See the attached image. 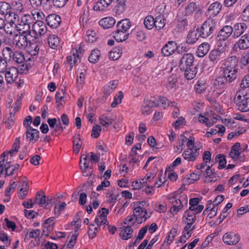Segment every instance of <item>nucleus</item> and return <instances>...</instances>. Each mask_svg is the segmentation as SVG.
Wrapping results in <instances>:
<instances>
[{
    "label": "nucleus",
    "instance_id": "nucleus-1",
    "mask_svg": "<svg viewBox=\"0 0 249 249\" xmlns=\"http://www.w3.org/2000/svg\"><path fill=\"white\" fill-rule=\"evenodd\" d=\"M131 22L128 18H124L118 21L116 24V30L113 32V37L118 42L126 40L129 36V30Z\"/></svg>",
    "mask_w": 249,
    "mask_h": 249
},
{
    "label": "nucleus",
    "instance_id": "nucleus-2",
    "mask_svg": "<svg viewBox=\"0 0 249 249\" xmlns=\"http://www.w3.org/2000/svg\"><path fill=\"white\" fill-rule=\"evenodd\" d=\"M217 20L207 18L199 28V36L203 38H206L212 34L216 29Z\"/></svg>",
    "mask_w": 249,
    "mask_h": 249
},
{
    "label": "nucleus",
    "instance_id": "nucleus-3",
    "mask_svg": "<svg viewBox=\"0 0 249 249\" xmlns=\"http://www.w3.org/2000/svg\"><path fill=\"white\" fill-rule=\"evenodd\" d=\"M31 33L19 32L14 36L13 40V44L20 50H24L28 47L30 41L28 37L31 36Z\"/></svg>",
    "mask_w": 249,
    "mask_h": 249
},
{
    "label": "nucleus",
    "instance_id": "nucleus-4",
    "mask_svg": "<svg viewBox=\"0 0 249 249\" xmlns=\"http://www.w3.org/2000/svg\"><path fill=\"white\" fill-rule=\"evenodd\" d=\"M31 17L29 14H25L20 17L18 15V32L31 33Z\"/></svg>",
    "mask_w": 249,
    "mask_h": 249
},
{
    "label": "nucleus",
    "instance_id": "nucleus-5",
    "mask_svg": "<svg viewBox=\"0 0 249 249\" xmlns=\"http://www.w3.org/2000/svg\"><path fill=\"white\" fill-rule=\"evenodd\" d=\"M18 14L15 12L10 13L9 20L6 23H5L4 31L7 34L12 35L15 30L18 31Z\"/></svg>",
    "mask_w": 249,
    "mask_h": 249
},
{
    "label": "nucleus",
    "instance_id": "nucleus-6",
    "mask_svg": "<svg viewBox=\"0 0 249 249\" xmlns=\"http://www.w3.org/2000/svg\"><path fill=\"white\" fill-rule=\"evenodd\" d=\"M234 102L238 110L242 112L249 111V97L247 95H236Z\"/></svg>",
    "mask_w": 249,
    "mask_h": 249
},
{
    "label": "nucleus",
    "instance_id": "nucleus-7",
    "mask_svg": "<svg viewBox=\"0 0 249 249\" xmlns=\"http://www.w3.org/2000/svg\"><path fill=\"white\" fill-rule=\"evenodd\" d=\"M194 56L191 53L184 54L180 59L178 67L180 70H185L196 67L194 65Z\"/></svg>",
    "mask_w": 249,
    "mask_h": 249
},
{
    "label": "nucleus",
    "instance_id": "nucleus-8",
    "mask_svg": "<svg viewBox=\"0 0 249 249\" xmlns=\"http://www.w3.org/2000/svg\"><path fill=\"white\" fill-rule=\"evenodd\" d=\"M222 5L221 3L216 1L209 5L205 12V15L207 18L214 19L221 10Z\"/></svg>",
    "mask_w": 249,
    "mask_h": 249
},
{
    "label": "nucleus",
    "instance_id": "nucleus-9",
    "mask_svg": "<svg viewBox=\"0 0 249 249\" xmlns=\"http://www.w3.org/2000/svg\"><path fill=\"white\" fill-rule=\"evenodd\" d=\"M238 58L235 56L225 59L223 63L222 71H238Z\"/></svg>",
    "mask_w": 249,
    "mask_h": 249
},
{
    "label": "nucleus",
    "instance_id": "nucleus-10",
    "mask_svg": "<svg viewBox=\"0 0 249 249\" xmlns=\"http://www.w3.org/2000/svg\"><path fill=\"white\" fill-rule=\"evenodd\" d=\"M4 78L7 84H12L17 80L18 70L15 67H11L5 71H4Z\"/></svg>",
    "mask_w": 249,
    "mask_h": 249
},
{
    "label": "nucleus",
    "instance_id": "nucleus-11",
    "mask_svg": "<svg viewBox=\"0 0 249 249\" xmlns=\"http://www.w3.org/2000/svg\"><path fill=\"white\" fill-rule=\"evenodd\" d=\"M234 44V49L235 50H246L249 48V33H246L241 36Z\"/></svg>",
    "mask_w": 249,
    "mask_h": 249
},
{
    "label": "nucleus",
    "instance_id": "nucleus-12",
    "mask_svg": "<svg viewBox=\"0 0 249 249\" xmlns=\"http://www.w3.org/2000/svg\"><path fill=\"white\" fill-rule=\"evenodd\" d=\"M231 36H232V27L230 25H225L219 31L216 39L218 41H224Z\"/></svg>",
    "mask_w": 249,
    "mask_h": 249
},
{
    "label": "nucleus",
    "instance_id": "nucleus-13",
    "mask_svg": "<svg viewBox=\"0 0 249 249\" xmlns=\"http://www.w3.org/2000/svg\"><path fill=\"white\" fill-rule=\"evenodd\" d=\"M248 28L247 24L245 22H239L232 27V37L236 39L243 35Z\"/></svg>",
    "mask_w": 249,
    "mask_h": 249
},
{
    "label": "nucleus",
    "instance_id": "nucleus-14",
    "mask_svg": "<svg viewBox=\"0 0 249 249\" xmlns=\"http://www.w3.org/2000/svg\"><path fill=\"white\" fill-rule=\"evenodd\" d=\"M199 155V148H187L182 153V156L188 161H194Z\"/></svg>",
    "mask_w": 249,
    "mask_h": 249
},
{
    "label": "nucleus",
    "instance_id": "nucleus-15",
    "mask_svg": "<svg viewBox=\"0 0 249 249\" xmlns=\"http://www.w3.org/2000/svg\"><path fill=\"white\" fill-rule=\"evenodd\" d=\"M223 242L228 245H234L238 243L240 239L239 235L232 232L225 233L223 236Z\"/></svg>",
    "mask_w": 249,
    "mask_h": 249
},
{
    "label": "nucleus",
    "instance_id": "nucleus-16",
    "mask_svg": "<svg viewBox=\"0 0 249 249\" xmlns=\"http://www.w3.org/2000/svg\"><path fill=\"white\" fill-rule=\"evenodd\" d=\"M133 213L134 216H136V220L138 223L145 221L149 217V216H146L147 211L141 206L136 207L134 209Z\"/></svg>",
    "mask_w": 249,
    "mask_h": 249
},
{
    "label": "nucleus",
    "instance_id": "nucleus-17",
    "mask_svg": "<svg viewBox=\"0 0 249 249\" xmlns=\"http://www.w3.org/2000/svg\"><path fill=\"white\" fill-rule=\"evenodd\" d=\"M177 48V43L174 41H168L162 48L161 53L163 55L168 56L176 52Z\"/></svg>",
    "mask_w": 249,
    "mask_h": 249
},
{
    "label": "nucleus",
    "instance_id": "nucleus-18",
    "mask_svg": "<svg viewBox=\"0 0 249 249\" xmlns=\"http://www.w3.org/2000/svg\"><path fill=\"white\" fill-rule=\"evenodd\" d=\"M47 24L51 28L55 29L60 24L61 17L56 14H53L48 15L46 18Z\"/></svg>",
    "mask_w": 249,
    "mask_h": 249
},
{
    "label": "nucleus",
    "instance_id": "nucleus-19",
    "mask_svg": "<svg viewBox=\"0 0 249 249\" xmlns=\"http://www.w3.org/2000/svg\"><path fill=\"white\" fill-rule=\"evenodd\" d=\"M225 53L222 50L213 49L209 54V58L213 64H216L221 59L225 57Z\"/></svg>",
    "mask_w": 249,
    "mask_h": 249
},
{
    "label": "nucleus",
    "instance_id": "nucleus-20",
    "mask_svg": "<svg viewBox=\"0 0 249 249\" xmlns=\"http://www.w3.org/2000/svg\"><path fill=\"white\" fill-rule=\"evenodd\" d=\"M175 102L169 101L167 98L159 96L157 100L153 101V106L155 107L160 106L165 108L168 106L173 107L175 105Z\"/></svg>",
    "mask_w": 249,
    "mask_h": 249
},
{
    "label": "nucleus",
    "instance_id": "nucleus-21",
    "mask_svg": "<svg viewBox=\"0 0 249 249\" xmlns=\"http://www.w3.org/2000/svg\"><path fill=\"white\" fill-rule=\"evenodd\" d=\"M112 2V0H100L93 6V9L95 11H107Z\"/></svg>",
    "mask_w": 249,
    "mask_h": 249
},
{
    "label": "nucleus",
    "instance_id": "nucleus-22",
    "mask_svg": "<svg viewBox=\"0 0 249 249\" xmlns=\"http://www.w3.org/2000/svg\"><path fill=\"white\" fill-rule=\"evenodd\" d=\"M33 30L36 35H44L47 32V27L43 21H36L32 26Z\"/></svg>",
    "mask_w": 249,
    "mask_h": 249
},
{
    "label": "nucleus",
    "instance_id": "nucleus-23",
    "mask_svg": "<svg viewBox=\"0 0 249 249\" xmlns=\"http://www.w3.org/2000/svg\"><path fill=\"white\" fill-rule=\"evenodd\" d=\"M80 53L78 50H76L73 53L67 57V62L66 64L69 65L70 69H72L74 64L80 62Z\"/></svg>",
    "mask_w": 249,
    "mask_h": 249
},
{
    "label": "nucleus",
    "instance_id": "nucleus-24",
    "mask_svg": "<svg viewBox=\"0 0 249 249\" xmlns=\"http://www.w3.org/2000/svg\"><path fill=\"white\" fill-rule=\"evenodd\" d=\"M26 138L29 142L34 141L36 142L39 138V131L33 127H29L25 132Z\"/></svg>",
    "mask_w": 249,
    "mask_h": 249
},
{
    "label": "nucleus",
    "instance_id": "nucleus-25",
    "mask_svg": "<svg viewBox=\"0 0 249 249\" xmlns=\"http://www.w3.org/2000/svg\"><path fill=\"white\" fill-rule=\"evenodd\" d=\"M229 83L223 76L221 75L215 79L213 81V86L216 89L224 90L227 87H228Z\"/></svg>",
    "mask_w": 249,
    "mask_h": 249
},
{
    "label": "nucleus",
    "instance_id": "nucleus-26",
    "mask_svg": "<svg viewBox=\"0 0 249 249\" xmlns=\"http://www.w3.org/2000/svg\"><path fill=\"white\" fill-rule=\"evenodd\" d=\"M116 20L115 18L111 17H107L101 19L99 21V25L104 29H109L115 25Z\"/></svg>",
    "mask_w": 249,
    "mask_h": 249
},
{
    "label": "nucleus",
    "instance_id": "nucleus-27",
    "mask_svg": "<svg viewBox=\"0 0 249 249\" xmlns=\"http://www.w3.org/2000/svg\"><path fill=\"white\" fill-rule=\"evenodd\" d=\"M49 199L47 200L46 196L43 191H39L36 193L34 203L38 204L40 207L46 206L49 204Z\"/></svg>",
    "mask_w": 249,
    "mask_h": 249
},
{
    "label": "nucleus",
    "instance_id": "nucleus-28",
    "mask_svg": "<svg viewBox=\"0 0 249 249\" xmlns=\"http://www.w3.org/2000/svg\"><path fill=\"white\" fill-rule=\"evenodd\" d=\"M48 44L53 49H58L61 47V40L59 37L55 35H51L48 38Z\"/></svg>",
    "mask_w": 249,
    "mask_h": 249
},
{
    "label": "nucleus",
    "instance_id": "nucleus-29",
    "mask_svg": "<svg viewBox=\"0 0 249 249\" xmlns=\"http://www.w3.org/2000/svg\"><path fill=\"white\" fill-rule=\"evenodd\" d=\"M199 37L200 36L198 28L196 30H190L187 36L186 42L189 44H193L197 41Z\"/></svg>",
    "mask_w": 249,
    "mask_h": 249
},
{
    "label": "nucleus",
    "instance_id": "nucleus-30",
    "mask_svg": "<svg viewBox=\"0 0 249 249\" xmlns=\"http://www.w3.org/2000/svg\"><path fill=\"white\" fill-rule=\"evenodd\" d=\"M213 166V164H212L211 165H208L207 166L205 173L206 175L205 182H210L217 180V176L214 173V170L212 168Z\"/></svg>",
    "mask_w": 249,
    "mask_h": 249
},
{
    "label": "nucleus",
    "instance_id": "nucleus-31",
    "mask_svg": "<svg viewBox=\"0 0 249 249\" xmlns=\"http://www.w3.org/2000/svg\"><path fill=\"white\" fill-rule=\"evenodd\" d=\"M210 49V45L207 42L201 43L198 47L196 53L199 57H203L208 53Z\"/></svg>",
    "mask_w": 249,
    "mask_h": 249
},
{
    "label": "nucleus",
    "instance_id": "nucleus-32",
    "mask_svg": "<svg viewBox=\"0 0 249 249\" xmlns=\"http://www.w3.org/2000/svg\"><path fill=\"white\" fill-rule=\"evenodd\" d=\"M178 79L176 75H170L169 76L165 84V86L168 90H172L173 89H176L177 86Z\"/></svg>",
    "mask_w": 249,
    "mask_h": 249
},
{
    "label": "nucleus",
    "instance_id": "nucleus-33",
    "mask_svg": "<svg viewBox=\"0 0 249 249\" xmlns=\"http://www.w3.org/2000/svg\"><path fill=\"white\" fill-rule=\"evenodd\" d=\"M196 220V214L189 210H186L183 216L182 221L185 223L194 224Z\"/></svg>",
    "mask_w": 249,
    "mask_h": 249
},
{
    "label": "nucleus",
    "instance_id": "nucleus-34",
    "mask_svg": "<svg viewBox=\"0 0 249 249\" xmlns=\"http://www.w3.org/2000/svg\"><path fill=\"white\" fill-rule=\"evenodd\" d=\"M133 229L130 226L122 228L120 236L123 240H127L133 236Z\"/></svg>",
    "mask_w": 249,
    "mask_h": 249
},
{
    "label": "nucleus",
    "instance_id": "nucleus-35",
    "mask_svg": "<svg viewBox=\"0 0 249 249\" xmlns=\"http://www.w3.org/2000/svg\"><path fill=\"white\" fill-rule=\"evenodd\" d=\"M117 85V82L113 80L110 81L104 87V93L106 95L105 97L106 99L107 96L109 95L113 92V90L116 88Z\"/></svg>",
    "mask_w": 249,
    "mask_h": 249
},
{
    "label": "nucleus",
    "instance_id": "nucleus-36",
    "mask_svg": "<svg viewBox=\"0 0 249 249\" xmlns=\"http://www.w3.org/2000/svg\"><path fill=\"white\" fill-rule=\"evenodd\" d=\"M155 27L157 30L162 29L166 24V20L163 15L159 14L155 18Z\"/></svg>",
    "mask_w": 249,
    "mask_h": 249
},
{
    "label": "nucleus",
    "instance_id": "nucleus-37",
    "mask_svg": "<svg viewBox=\"0 0 249 249\" xmlns=\"http://www.w3.org/2000/svg\"><path fill=\"white\" fill-rule=\"evenodd\" d=\"M223 75L230 83L234 81L237 76L238 71H222Z\"/></svg>",
    "mask_w": 249,
    "mask_h": 249
},
{
    "label": "nucleus",
    "instance_id": "nucleus-38",
    "mask_svg": "<svg viewBox=\"0 0 249 249\" xmlns=\"http://www.w3.org/2000/svg\"><path fill=\"white\" fill-rule=\"evenodd\" d=\"M117 5L115 6L114 10L116 14L120 15L126 10V4L125 0H116Z\"/></svg>",
    "mask_w": 249,
    "mask_h": 249
},
{
    "label": "nucleus",
    "instance_id": "nucleus-39",
    "mask_svg": "<svg viewBox=\"0 0 249 249\" xmlns=\"http://www.w3.org/2000/svg\"><path fill=\"white\" fill-rule=\"evenodd\" d=\"M25 57L23 52L16 51L13 53L11 60L18 64H22L25 62Z\"/></svg>",
    "mask_w": 249,
    "mask_h": 249
},
{
    "label": "nucleus",
    "instance_id": "nucleus-40",
    "mask_svg": "<svg viewBox=\"0 0 249 249\" xmlns=\"http://www.w3.org/2000/svg\"><path fill=\"white\" fill-rule=\"evenodd\" d=\"M240 143L236 142L231 148L230 156L232 159H237L241 154Z\"/></svg>",
    "mask_w": 249,
    "mask_h": 249
},
{
    "label": "nucleus",
    "instance_id": "nucleus-41",
    "mask_svg": "<svg viewBox=\"0 0 249 249\" xmlns=\"http://www.w3.org/2000/svg\"><path fill=\"white\" fill-rule=\"evenodd\" d=\"M153 101L152 100H147L144 102V105L142 108V111L144 115H148L152 112Z\"/></svg>",
    "mask_w": 249,
    "mask_h": 249
},
{
    "label": "nucleus",
    "instance_id": "nucleus-42",
    "mask_svg": "<svg viewBox=\"0 0 249 249\" xmlns=\"http://www.w3.org/2000/svg\"><path fill=\"white\" fill-rule=\"evenodd\" d=\"M184 71V76L188 80H191L194 79L197 73V70L196 67H194L187 69L185 70H181Z\"/></svg>",
    "mask_w": 249,
    "mask_h": 249
},
{
    "label": "nucleus",
    "instance_id": "nucleus-43",
    "mask_svg": "<svg viewBox=\"0 0 249 249\" xmlns=\"http://www.w3.org/2000/svg\"><path fill=\"white\" fill-rule=\"evenodd\" d=\"M28 189V183L27 179L25 178L23 180L22 187L20 189L18 192V197L20 199L24 198L27 195Z\"/></svg>",
    "mask_w": 249,
    "mask_h": 249
},
{
    "label": "nucleus",
    "instance_id": "nucleus-44",
    "mask_svg": "<svg viewBox=\"0 0 249 249\" xmlns=\"http://www.w3.org/2000/svg\"><path fill=\"white\" fill-rule=\"evenodd\" d=\"M178 231V228L177 227H173L171 228L169 234L166 236L163 244L165 243L167 245H170L173 241L174 238L177 235Z\"/></svg>",
    "mask_w": 249,
    "mask_h": 249
},
{
    "label": "nucleus",
    "instance_id": "nucleus-45",
    "mask_svg": "<svg viewBox=\"0 0 249 249\" xmlns=\"http://www.w3.org/2000/svg\"><path fill=\"white\" fill-rule=\"evenodd\" d=\"M155 18L151 16H147L144 19V25L148 30H151L155 27Z\"/></svg>",
    "mask_w": 249,
    "mask_h": 249
},
{
    "label": "nucleus",
    "instance_id": "nucleus-46",
    "mask_svg": "<svg viewBox=\"0 0 249 249\" xmlns=\"http://www.w3.org/2000/svg\"><path fill=\"white\" fill-rule=\"evenodd\" d=\"M122 53V49L120 47H115L109 53V56L110 59L113 60L119 58Z\"/></svg>",
    "mask_w": 249,
    "mask_h": 249
},
{
    "label": "nucleus",
    "instance_id": "nucleus-47",
    "mask_svg": "<svg viewBox=\"0 0 249 249\" xmlns=\"http://www.w3.org/2000/svg\"><path fill=\"white\" fill-rule=\"evenodd\" d=\"M100 123L103 125L107 126L109 124H111L115 120V117H109L105 114L101 116L99 118Z\"/></svg>",
    "mask_w": 249,
    "mask_h": 249
},
{
    "label": "nucleus",
    "instance_id": "nucleus-48",
    "mask_svg": "<svg viewBox=\"0 0 249 249\" xmlns=\"http://www.w3.org/2000/svg\"><path fill=\"white\" fill-rule=\"evenodd\" d=\"M197 8L196 4L195 2H189L186 6L185 9V16H190L192 15Z\"/></svg>",
    "mask_w": 249,
    "mask_h": 249
},
{
    "label": "nucleus",
    "instance_id": "nucleus-49",
    "mask_svg": "<svg viewBox=\"0 0 249 249\" xmlns=\"http://www.w3.org/2000/svg\"><path fill=\"white\" fill-rule=\"evenodd\" d=\"M80 141H81V139L80 138L79 134L75 135L73 137V152L75 154H78L80 151V148H81L82 143L79 142H80Z\"/></svg>",
    "mask_w": 249,
    "mask_h": 249
},
{
    "label": "nucleus",
    "instance_id": "nucleus-50",
    "mask_svg": "<svg viewBox=\"0 0 249 249\" xmlns=\"http://www.w3.org/2000/svg\"><path fill=\"white\" fill-rule=\"evenodd\" d=\"M14 52L15 51L9 47L4 48L2 51V58L6 60L7 59L11 60Z\"/></svg>",
    "mask_w": 249,
    "mask_h": 249
},
{
    "label": "nucleus",
    "instance_id": "nucleus-51",
    "mask_svg": "<svg viewBox=\"0 0 249 249\" xmlns=\"http://www.w3.org/2000/svg\"><path fill=\"white\" fill-rule=\"evenodd\" d=\"M100 57V52L98 49L93 50L90 53L89 57V60L90 63H96L99 60Z\"/></svg>",
    "mask_w": 249,
    "mask_h": 249
},
{
    "label": "nucleus",
    "instance_id": "nucleus-52",
    "mask_svg": "<svg viewBox=\"0 0 249 249\" xmlns=\"http://www.w3.org/2000/svg\"><path fill=\"white\" fill-rule=\"evenodd\" d=\"M32 15L36 21H43L42 20L45 19V15L41 11L38 9L32 10Z\"/></svg>",
    "mask_w": 249,
    "mask_h": 249
},
{
    "label": "nucleus",
    "instance_id": "nucleus-53",
    "mask_svg": "<svg viewBox=\"0 0 249 249\" xmlns=\"http://www.w3.org/2000/svg\"><path fill=\"white\" fill-rule=\"evenodd\" d=\"M215 160L216 162L219 163L218 167L219 169H222L225 167L227 160L225 156L223 154H218L216 155Z\"/></svg>",
    "mask_w": 249,
    "mask_h": 249
},
{
    "label": "nucleus",
    "instance_id": "nucleus-54",
    "mask_svg": "<svg viewBox=\"0 0 249 249\" xmlns=\"http://www.w3.org/2000/svg\"><path fill=\"white\" fill-rule=\"evenodd\" d=\"M187 140V138L184 135H181L179 138V144L175 147L176 152L181 153L184 149V142Z\"/></svg>",
    "mask_w": 249,
    "mask_h": 249
},
{
    "label": "nucleus",
    "instance_id": "nucleus-55",
    "mask_svg": "<svg viewBox=\"0 0 249 249\" xmlns=\"http://www.w3.org/2000/svg\"><path fill=\"white\" fill-rule=\"evenodd\" d=\"M11 7L10 4L6 1H0V14L5 15L11 13L10 10Z\"/></svg>",
    "mask_w": 249,
    "mask_h": 249
},
{
    "label": "nucleus",
    "instance_id": "nucleus-56",
    "mask_svg": "<svg viewBox=\"0 0 249 249\" xmlns=\"http://www.w3.org/2000/svg\"><path fill=\"white\" fill-rule=\"evenodd\" d=\"M30 43L29 46H28L27 51L31 55H36L38 54L39 51V47L36 43Z\"/></svg>",
    "mask_w": 249,
    "mask_h": 249
},
{
    "label": "nucleus",
    "instance_id": "nucleus-57",
    "mask_svg": "<svg viewBox=\"0 0 249 249\" xmlns=\"http://www.w3.org/2000/svg\"><path fill=\"white\" fill-rule=\"evenodd\" d=\"M240 64L241 66H247L249 64V50L243 52L241 56Z\"/></svg>",
    "mask_w": 249,
    "mask_h": 249
},
{
    "label": "nucleus",
    "instance_id": "nucleus-58",
    "mask_svg": "<svg viewBox=\"0 0 249 249\" xmlns=\"http://www.w3.org/2000/svg\"><path fill=\"white\" fill-rule=\"evenodd\" d=\"M85 39L89 43H93L96 40V33L93 31H88Z\"/></svg>",
    "mask_w": 249,
    "mask_h": 249
},
{
    "label": "nucleus",
    "instance_id": "nucleus-59",
    "mask_svg": "<svg viewBox=\"0 0 249 249\" xmlns=\"http://www.w3.org/2000/svg\"><path fill=\"white\" fill-rule=\"evenodd\" d=\"M14 10L17 13H21L24 11V7L22 3L19 1H15L13 3Z\"/></svg>",
    "mask_w": 249,
    "mask_h": 249
},
{
    "label": "nucleus",
    "instance_id": "nucleus-60",
    "mask_svg": "<svg viewBox=\"0 0 249 249\" xmlns=\"http://www.w3.org/2000/svg\"><path fill=\"white\" fill-rule=\"evenodd\" d=\"M217 210L218 207L215 206L213 204V202L211 200H210L208 202L206 209L203 212V213H205L206 211H211L213 212V215H216L217 214Z\"/></svg>",
    "mask_w": 249,
    "mask_h": 249
},
{
    "label": "nucleus",
    "instance_id": "nucleus-61",
    "mask_svg": "<svg viewBox=\"0 0 249 249\" xmlns=\"http://www.w3.org/2000/svg\"><path fill=\"white\" fill-rule=\"evenodd\" d=\"M66 203L62 202L59 205H55L54 207V213L57 217L59 216L61 212L64 211L66 207Z\"/></svg>",
    "mask_w": 249,
    "mask_h": 249
},
{
    "label": "nucleus",
    "instance_id": "nucleus-62",
    "mask_svg": "<svg viewBox=\"0 0 249 249\" xmlns=\"http://www.w3.org/2000/svg\"><path fill=\"white\" fill-rule=\"evenodd\" d=\"M202 171L197 172V173L193 172L190 174V178H189L190 180L189 183H193L195 181L198 180L200 176L202 174Z\"/></svg>",
    "mask_w": 249,
    "mask_h": 249
},
{
    "label": "nucleus",
    "instance_id": "nucleus-63",
    "mask_svg": "<svg viewBox=\"0 0 249 249\" xmlns=\"http://www.w3.org/2000/svg\"><path fill=\"white\" fill-rule=\"evenodd\" d=\"M178 205H173V206L170 208V212L173 215L177 214V213L182 208L183 205L181 201H178Z\"/></svg>",
    "mask_w": 249,
    "mask_h": 249
},
{
    "label": "nucleus",
    "instance_id": "nucleus-64",
    "mask_svg": "<svg viewBox=\"0 0 249 249\" xmlns=\"http://www.w3.org/2000/svg\"><path fill=\"white\" fill-rule=\"evenodd\" d=\"M240 86L242 89L249 88V74L246 75L243 78Z\"/></svg>",
    "mask_w": 249,
    "mask_h": 249
}]
</instances>
